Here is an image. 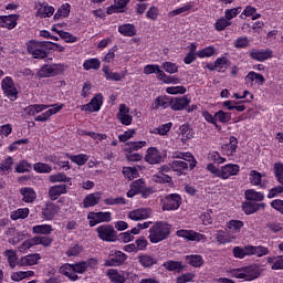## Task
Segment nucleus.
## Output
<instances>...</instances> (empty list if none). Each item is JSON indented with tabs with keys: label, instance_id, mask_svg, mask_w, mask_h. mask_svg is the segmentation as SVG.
I'll use <instances>...</instances> for the list:
<instances>
[{
	"label": "nucleus",
	"instance_id": "37998d69",
	"mask_svg": "<svg viewBox=\"0 0 283 283\" xmlns=\"http://www.w3.org/2000/svg\"><path fill=\"white\" fill-rule=\"evenodd\" d=\"M14 165V159L12 157H7L2 163H0V174L8 176L12 174V166Z\"/></svg>",
	"mask_w": 283,
	"mask_h": 283
},
{
	"label": "nucleus",
	"instance_id": "c9c22d12",
	"mask_svg": "<svg viewBox=\"0 0 283 283\" xmlns=\"http://www.w3.org/2000/svg\"><path fill=\"white\" fill-rule=\"evenodd\" d=\"M54 231L51 224H38L32 227V233L34 235H50Z\"/></svg>",
	"mask_w": 283,
	"mask_h": 283
},
{
	"label": "nucleus",
	"instance_id": "5fc2aeb1",
	"mask_svg": "<svg viewBox=\"0 0 283 283\" xmlns=\"http://www.w3.org/2000/svg\"><path fill=\"white\" fill-rule=\"evenodd\" d=\"M216 48L214 46H207L196 52L198 59H211L214 56Z\"/></svg>",
	"mask_w": 283,
	"mask_h": 283
},
{
	"label": "nucleus",
	"instance_id": "0eeeda50",
	"mask_svg": "<svg viewBox=\"0 0 283 283\" xmlns=\"http://www.w3.org/2000/svg\"><path fill=\"white\" fill-rule=\"evenodd\" d=\"M1 88L3 91L4 96H8L10 101H17L19 91L17 90V86L14 85V81L12 80V77H4L1 82Z\"/></svg>",
	"mask_w": 283,
	"mask_h": 283
},
{
	"label": "nucleus",
	"instance_id": "69168bd1",
	"mask_svg": "<svg viewBox=\"0 0 283 283\" xmlns=\"http://www.w3.org/2000/svg\"><path fill=\"white\" fill-rule=\"evenodd\" d=\"M216 116V123H229L231 120V113L219 111L214 114Z\"/></svg>",
	"mask_w": 283,
	"mask_h": 283
},
{
	"label": "nucleus",
	"instance_id": "79ce46f5",
	"mask_svg": "<svg viewBox=\"0 0 283 283\" xmlns=\"http://www.w3.org/2000/svg\"><path fill=\"white\" fill-rule=\"evenodd\" d=\"M138 261L139 264L144 266V269H150V266H154V264H158V259L149 254L139 255Z\"/></svg>",
	"mask_w": 283,
	"mask_h": 283
},
{
	"label": "nucleus",
	"instance_id": "423d86ee",
	"mask_svg": "<svg viewBox=\"0 0 283 283\" xmlns=\"http://www.w3.org/2000/svg\"><path fill=\"white\" fill-rule=\"evenodd\" d=\"M180 205H182V198L178 193H170L166 196L163 203V211H177L180 209Z\"/></svg>",
	"mask_w": 283,
	"mask_h": 283
},
{
	"label": "nucleus",
	"instance_id": "6e6552de",
	"mask_svg": "<svg viewBox=\"0 0 283 283\" xmlns=\"http://www.w3.org/2000/svg\"><path fill=\"white\" fill-rule=\"evenodd\" d=\"M45 43L48 42L31 41L28 43L27 50L33 59H45V56H48V52H45Z\"/></svg>",
	"mask_w": 283,
	"mask_h": 283
},
{
	"label": "nucleus",
	"instance_id": "473e14b6",
	"mask_svg": "<svg viewBox=\"0 0 283 283\" xmlns=\"http://www.w3.org/2000/svg\"><path fill=\"white\" fill-rule=\"evenodd\" d=\"M101 202V192H94L87 195L83 200V207L84 209H87L90 207H96Z\"/></svg>",
	"mask_w": 283,
	"mask_h": 283
},
{
	"label": "nucleus",
	"instance_id": "49530a36",
	"mask_svg": "<svg viewBox=\"0 0 283 283\" xmlns=\"http://www.w3.org/2000/svg\"><path fill=\"white\" fill-rule=\"evenodd\" d=\"M106 81H123L125 75H120V73L112 72L109 66H103L102 69Z\"/></svg>",
	"mask_w": 283,
	"mask_h": 283
},
{
	"label": "nucleus",
	"instance_id": "ddd939ff",
	"mask_svg": "<svg viewBox=\"0 0 283 283\" xmlns=\"http://www.w3.org/2000/svg\"><path fill=\"white\" fill-rule=\"evenodd\" d=\"M191 103V98L185 95L181 97H170V108L172 112H182V109H187Z\"/></svg>",
	"mask_w": 283,
	"mask_h": 283
},
{
	"label": "nucleus",
	"instance_id": "bb28decb",
	"mask_svg": "<svg viewBox=\"0 0 283 283\" xmlns=\"http://www.w3.org/2000/svg\"><path fill=\"white\" fill-rule=\"evenodd\" d=\"M39 260H41V254H28L19 260V266H34L35 264H39Z\"/></svg>",
	"mask_w": 283,
	"mask_h": 283
},
{
	"label": "nucleus",
	"instance_id": "f257e3e1",
	"mask_svg": "<svg viewBox=\"0 0 283 283\" xmlns=\"http://www.w3.org/2000/svg\"><path fill=\"white\" fill-rule=\"evenodd\" d=\"M63 107H65L64 104H52V105H45V104H33L28 106L24 112L25 114H28V116H35V114H41L38 115L34 120L39 122V123H45L51 116H54V114H59V112H61V109H63ZM45 109H48L45 112Z\"/></svg>",
	"mask_w": 283,
	"mask_h": 283
},
{
	"label": "nucleus",
	"instance_id": "09e8293b",
	"mask_svg": "<svg viewBox=\"0 0 283 283\" xmlns=\"http://www.w3.org/2000/svg\"><path fill=\"white\" fill-rule=\"evenodd\" d=\"M66 158L71 159L72 163L75 165H78V167H83L87 160H90V157L85 154H78V155H70L66 154Z\"/></svg>",
	"mask_w": 283,
	"mask_h": 283
},
{
	"label": "nucleus",
	"instance_id": "aec40b11",
	"mask_svg": "<svg viewBox=\"0 0 283 283\" xmlns=\"http://www.w3.org/2000/svg\"><path fill=\"white\" fill-rule=\"evenodd\" d=\"M127 260V254L122 251L112 252L109 259L105 262V266H119Z\"/></svg>",
	"mask_w": 283,
	"mask_h": 283
},
{
	"label": "nucleus",
	"instance_id": "5701e85b",
	"mask_svg": "<svg viewBox=\"0 0 283 283\" xmlns=\"http://www.w3.org/2000/svg\"><path fill=\"white\" fill-rule=\"evenodd\" d=\"M64 193H67L66 185H55L49 188V198L52 201L59 200Z\"/></svg>",
	"mask_w": 283,
	"mask_h": 283
},
{
	"label": "nucleus",
	"instance_id": "680f3d73",
	"mask_svg": "<svg viewBox=\"0 0 283 283\" xmlns=\"http://www.w3.org/2000/svg\"><path fill=\"white\" fill-rule=\"evenodd\" d=\"M147 146V142H130L126 144V149L132 154V151H138L139 149H143V147Z\"/></svg>",
	"mask_w": 283,
	"mask_h": 283
},
{
	"label": "nucleus",
	"instance_id": "cd10ccee",
	"mask_svg": "<svg viewBox=\"0 0 283 283\" xmlns=\"http://www.w3.org/2000/svg\"><path fill=\"white\" fill-rule=\"evenodd\" d=\"M20 196H22V202H27L28 205L36 200V191H34V188L31 187L21 188Z\"/></svg>",
	"mask_w": 283,
	"mask_h": 283
},
{
	"label": "nucleus",
	"instance_id": "72a5a7b5",
	"mask_svg": "<svg viewBox=\"0 0 283 283\" xmlns=\"http://www.w3.org/2000/svg\"><path fill=\"white\" fill-rule=\"evenodd\" d=\"M258 83L259 85H264V82L266 81L264 78V75L256 73L254 71L249 72L248 75L245 76V83L247 85L253 86V82Z\"/></svg>",
	"mask_w": 283,
	"mask_h": 283
},
{
	"label": "nucleus",
	"instance_id": "2f4dec72",
	"mask_svg": "<svg viewBox=\"0 0 283 283\" xmlns=\"http://www.w3.org/2000/svg\"><path fill=\"white\" fill-rule=\"evenodd\" d=\"M60 273L69 277L72 282H76L78 280V275L74 273V265L70 263H65L60 268Z\"/></svg>",
	"mask_w": 283,
	"mask_h": 283
},
{
	"label": "nucleus",
	"instance_id": "ea45409f",
	"mask_svg": "<svg viewBox=\"0 0 283 283\" xmlns=\"http://www.w3.org/2000/svg\"><path fill=\"white\" fill-rule=\"evenodd\" d=\"M238 238L237 235H232L231 233H227L222 230L217 231L216 239L219 244H229V242H233Z\"/></svg>",
	"mask_w": 283,
	"mask_h": 283
},
{
	"label": "nucleus",
	"instance_id": "0e129e2a",
	"mask_svg": "<svg viewBox=\"0 0 283 283\" xmlns=\"http://www.w3.org/2000/svg\"><path fill=\"white\" fill-rule=\"evenodd\" d=\"M32 170V164L22 160L15 166V174H28Z\"/></svg>",
	"mask_w": 283,
	"mask_h": 283
},
{
	"label": "nucleus",
	"instance_id": "c03bdc74",
	"mask_svg": "<svg viewBox=\"0 0 283 283\" xmlns=\"http://www.w3.org/2000/svg\"><path fill=\"white\" fill-rule=\"evenodd\" d=\"M244 196L251 202H262L264 200V193L258 192L254 189L245 190Z\"/></svg>",
	"mask_w": 283,
	"mask_h": 283
},
{
	"label": "nucleus",
	"instance_id": "bf43d9fd",
	"mask_svg": "<svg viewBox=\"0 0 283 283\" xmlns=\"http://www.w3.org/2000/svg\"><path fill=\"white\" fill-rule=\"evenodd\" d=\"M230 62L227 57H218L214 62V69L217 72H224L229 67Z\"/></svg>",
	"mask_w": 283,
	"mask_h": 283
},
{
	"label": "nucleus",
	"instance_id": "58836bf2",
	"mask_svg": "<svg viewBox=\"0 0 283 283\" xmlns=\"http://www.w3.org/2000/svg\"><path fill=\"white\" fill-rule=\"evenodd\" d=\"M30 216V208H19L10 212V218L13 221L25 220Z\"/></svg>",
	"mask_w": 283,
	"mask_h": 283
},
{
	"label": "nucleus",
	"instance_id": "39448f33",
	"mask_svg": "<svg viewBox=\"0 0 283 283\" xmlns=\"http://www.w3.org/2000/svg\"><path fill=\"white\" fill-rule=\"evenodd\" d=\"M96 233L103 242H116V240H118L116 229H114V226L112 224H102L97 227Z\"/></svg>",
	"mask_w": 283,
	"mask_h": 283
},
{
	"label": "nucleus",
	"instance_id": "13d9d810",
	"mask_svg": "<svg viewBox=\"0 0 283 283\" xmlns=\"http://www.w3.org/2000/svg\"><path fill=\"white\" fill-rule=\"evenodd\" d=\"M229 25H231V21H228V19L226 17H221L216 21L214 30H217V32H222V31L227 30V28H229Z\"/></svg>",
	"mask_w": 283,
	"mask_h": 283
},
{
	"label": "nucleus",
	"instance_id": "e2e57ef3",
	"mask_svg": "<svg viewBox=\"0 0 283 283\" xmlns=\"http://www.w3.org/2000/svg\"><path fill=\"white\" fill-rule=\"evenodd\" d=\"M33 169L36 174H52V166L43 163L34 164Z\"/></svg>",
	"mask_w": 283,
	"mask_h": 283
},
{
	"label": "nucleus",
	"instance_id": "c85d7f7f",
	"mask_svg": "<svg viewBox=\"0 0 283 283\" xmlns=\"http://www.w3.org/2000/svg\"><path fill=\"white\" fill-rule=\"evenodd\" d=\"M172 158H179L180 160L189 163L190 169H193L198 164V161H196V157H193L191 153L175 151L172 153Z\"/></svg>",
	"mask_w": 283,
	"mask_h": 283
},
{
	"label": "nucleus",
	"instance_id": "7c9ffc66",
	"mask_svg": "<svg viewBox=\"0 0 283 283\" xmlns=\"http://www.w3.org/2000/svg\"><path fill=\"white\" fill-rule=\"evenodd\" d=\"M2 255L7 259L10 269H17V266H19V255L15 250H6Z\"/></svg>",
	"mask_w": 283,
	"mask_h": 283
},
{
	"label": "nucleus",
	"instance_id": "4c0bfd02",
	"mask_svg": "<svg viewBox=\"0 0 283 283\" xmlns=\"http://www.w3.org/2000/svg\"><path fill=\"white\" fill-rule=\"evenodd\" d=\"M242 227H244V222L241 220H231L227 223L228 233H230V235H235V233H240Z\"/></svg>",
	"mask_w": 283,
	"mask_h": 283
},
{
	"label": "nucleus",
	"instance_id": "a878e982",
	"mask_svg": "<svg viewBox=\"0 0 283 283\" xmlns=\"http://www.w3.org/2000/svg\"><path fill=\"white\" fill-rule=\"evenodd\" d=\"M167 107H171V97L167 95L156 97L151 105V109H167Z\"/></svg>",
	"mask_w": 283,
	"mask_h": 283
},
{
	"label": "nucleus",
	"instance_id": "20e7f679",
	"mask_svg": "<svg viewBox=\"0 0 283 283\" xmlns=\"http://www.w3.org/2000/svg\"><path fill=\"white\" fill-rule=\"evenodd\" d=\"M207 169L217 178H221V180H229L231 176H238L240 174V165L238 164H228L220 168L216 167L213 164H208Z\"/></svg>",
	"mask_w": 283,
	"mask_h": 283
},
{
	"label": "nucleus",
	"instance_id": "864d4df0",
	"mask_svg": "<svg viewBox=\"0 0 283 283\" xmlns=\"http://www.w3.org/2000/svg\"><path fill=\"white\" fill-rule=\"evenodd\" d=\"M233 255H234V258H239V260H244V258H247V255H251L250 245H245L244 248L234 247Z\"/></svg>",
	"mask_w": 283,
	"mask_h": 283
},
{
	"label": "nucleus",
	"instance_id": "f8f14e48",
	"mask_svg": "<svg viewBox=\"0 0 283 283\" xmlns=\"http://www.w3.org/2000/svg\"><path fill=\"white\" fill-rule=\"evenodd\" d=\"M106 275L113 283H125L132 273H129V271L109 269Z\"/></svg>",
	"mask_w": 283,
	"mask_h": 283
},
{
	"label": "nucleus",
	"instance_id": "6ab92c4d",
	"mask_svg": "<svg viewBox=\"0 0 283 283\" xmlns=\"http://www.w3.org/2000/svg\"><path fill=\"white\" fill-rule=\"evenodd\" d=\"M98 264L96 259H88L87 261H82L73 264V272L83 274L87 269H94Z\"/></svg>",
	"mask_w": 283,
	"mask_h": 283
},
{
	"label": "nucleus",
	"instance_id": "a19ab883",
	"mask_svg": "<svg viewBox=\"0 0 283 283\" xmlns=\"http://www.w3.org/2000/svg\"><path fill=\"white\" fill-rule=\"evenodd\" d=\"M235 149H238V138L231 136L229 143L222 146V150L226 156H233Z\"/></svg>",
	"mask_w": 283,
	"mask_h": 283
},
{
	"label": "nucleus",
	"instance_id": "412c9836",
	"mask_svg": "<svg viewBox=\"0 0 283 283\" xmlns=\"http://www.w3.org/2000/svg\"><path fill=\"white\" fill-rule=\"evenodd\" d=\"M249 176V181L253 187H261V189L266 187L268 181L263 179L264 175L260 174L258 170H251Z\"/></svg>",
	"mask_w": 283,
	"mask_h": 283
},
{
	"label": "nucleus",
	"instance_id": "2eb2a0df",
	"mask_svg": "<svg viewBox=\"0 0 283 283\" xmlns=\"http://www.w3.org/2000/svg\"><path fill=\"white\" fill-rule=\"evenodd\" d=\"M4 238H8L9 244L17 247L19 242H23L25 234L14 228H9L4 231Z\"/></svg>",
	"mask_w": 283,
	"mask_h": 283
},
{
	"label": "nucleus",
	"instance_id": "f704fd0d",
	"mask_svg": "<svg viewBox=\"0 0 283 283\" xmlns=\"http://www.w3.org/2000/svg\"><path fill=\"white\" fill-rule=\"evenodd\" d=\"M118 32L123 36L132 38V36H136L137 30H136V25L132 23H124L118 27Z\"/></svg>",
	"mask_w": 283,
	"mask_h": 283
},
{
	"label": "nucleus",
	"instance_id": "7ed1b4c3",
	"mask_svg": "<svg viewBox=\"0 0 283 283\" xmlns=\"http://www.w3.org/2000/svg\"><path fill=\"white\" fill-rule=\"evenodd\" d=\"M260 273V266L258 264L230 270L231 277L243 280V282H253V280H258Z\"/></svg>",
	"mask_w": 283,
	"mask_h": 283
},
{
	"label": "nucleus",
	"instance_id": "e433bc0d",
	"mask_svg": "<svg viewBox=\"0 0 283 283\" xmlns=\"http://www.w3.org/2000/svg\"><path fill=\"white\" fill-rule=\"evenodd\" d=\"M266 262L271 266L272 271H283V255L269 256Z\"/></svg>",
	"mask_w": 283,
	"mask_h": 283
},
{
	"label": "nucleus",
	"instance_id": "4d7b16f0",
	"mask_svg": "<svg viewBox=\"0 0 283 283\" xmlns=\"http://www.w3.org/2000/svg\"><path fill=\"white\" fill-rule=\"evenodd\" d=\"M83 67L86 71L90 70H99L101 69V61L96 57L88 59L83 63Z\"/></svg>",
	"mask_w": 283,
	"mask_h": 283
},
{
	"label": "nucleus",
	"instance_id": "8fccbe9b",
	"mask_svg": "<svg viewBox=\"0 0 283 283\" xmlns=\"http://www.w3.org/2000/svg\"><path fill=\"white\" fill-rule=\"evenodd\" d=\"M269 248L264 245H250V255H256V258H264V255H269Z\"/></svg>",
	"mask_w": 283,
	"mask_h": 283
},
{
	"label": "nucleus",
	"instance_id": "6e6d98bb",
	"mask_svg": "<svg viewBox=\"0 0 283 283\" xmlns=\"http://www.w3.org/2000/svg\"><path fill=\"white\" fill-rule=\"evenodd\" d=\"M243 17H252V21H256V19H260L262 14L258 13V9H255L254 7L247 6L240 18L242 19Z\"/></svg>",
	"mask_w": 283,
	"mask_h": 283
},
{
	"label": "nucleus",
	"instance_id": "f03ea898",
	"mask_svg": "<svg viewBox=\"0 0 283 283\" xmlns=\"http://www.w3.org/2000/svg\"><path fill=\"white\" fill-rule=\"evenodd\" d=\"M171 235V224L166 221H157L149 229V240L151 244H158Z\"/></svg>",
	"mask_w": 283,
	"mask_h": 283
},
{
	"label": "nucleus",
	"instance_id": "393cba45",
	"mask_svg": "<svg viewBox=\"0 0 283 283\" xmlns=\"http://www.w3.org/2000/svg\"><path fill=\"white\" fill-rule=\"evenodd\" d=\"M36 8L35 17H40V19H48L54 14V7L49 6L45 2L40 3Z\"/></svg>",
	"mask_w": 283,
	"mask_h": 283
},
{
	"label": "nucleus",
	"instance_id": "4468645a",
	"mask_svg": "<svg viewBox=\"0 0 283 283\" xmlns=\"http://www.w3.org/2000/svg\"><path fill=\"white\" fill-rule=\"evenodd\" d=\"M60 208L59 206L52 203V202H46L45 206L41 210V218L42 220H54L56 216H59Z\"/></svg>",
	"mask_w": 283,
	"mask_h": 283
},
{
	"label": "nucleus",
	"instance_id": "a211bd4d",
	"mask_svg": "<svg viewBox=\"0 0 283 283\" xmlns=\"http://www.w3.org/2000/svg\"><path fill=\"white\" fill-rule=\"evenodd\" d=\"M129 220L134 222H138L140 220H147V218H151V209L149 208H138L128 212Z\"/></svg>",
	"mask_w": 283,
	"mask_h": 283
},
{
	"label": "nucleus",
	"instance_id": "f3484780",
	"mask_svg": "<svg viewBox=\"0 0 283 283\" xmlns=\"http://www.w3.org/2000/svg\"><path fill=\"white\" fill-rule=\"evenodd\" d=\"M249 56L253 59V61H259L263 63V61H268L273 56V51L271 49L262 50V49H251L249 51Z\"/></svg>",
	"mask_w": 283,
	"mask_h": 283
},
{
	"label": "nucleus",
	"instance_id": "c756f323",
	"mask_svg": "<svg viewBox=\"0 0 283 283\" xmlns=\"http://www.w3.org/2000/svg\"><path fill=\"white\" fill-rule=\"evenodd\" d=\"M0 28L14 30V28H17V15H0Z\"/></svg>",
	"mask_w": 283,
	"mask_h": 283
},
{
	"label": "nucleus",
	"instance_id": "b1692460",
	"mask_svg": "<svg viewBox=\"0 0 283 283\" xmlns=\"http://www.w3.org/2000/svg\"><path fill=\"white\" fill-rule=\"evenodd\" d=\"M118 120L122 123V125H129L133 120L134 117L129 115V107L125 104L119 105V112L117 114Z\"/></svg>",
	"mask_w": 283,
	"mask_h": 283
},
{
	"label": "nucleus",
	"instance_id": "3c124183",
	"mask_svg": "<svg viewBox=\"0 0 283 283\" xmlns=\"http://www.w3.org/2000/svg\"><path fill=\"white\" fill-rule=\"evenodd\" d=\"M171 127H174V123L169 122L160 125L159 127L154 128L153 130H150V134H157L158 136H167V134L171 132Z\"/></svg>",
	"mask_w": 283,
	"mask_h": 283
},
{
	"label": "nucleus",
	"instance_id": "1a4fd4ad",
	"mask_svg": "<svg viewBox=\"0 0 283 283\" xmlns=\"http://www.w3.org/2000/svg\"><path fill=\"white\" fill-rule=\"evenodd\" d=\"M176 235H178V238H184V240H187L188 242H207V235L193 230H178Z\"/></svg>",
	"mask_w": 283,
	"mask_h": 283
},
{
	"label": "nucleus",
	"instance_id": "603ef678",
	"mask_svg": "<svg viewBox=\"0 0 283 283\" xmlns=\"http://www.w3.org/2000/svg\"><path fill=\"white\" fill-rule=\"evenodd\" d=\"M186 262L190 264V266H195L196 269H199V266H202V264H205V260H202V256L200 254L187 255Z\"/></svg>",
	"mask_w": 283,
	"mask_h": 283
},
{
	"label": "nucleus",
	"instance_id": "338daca9",
	"mask_svg": "<svg viewBox=\"0 0 283 283\" xmlns=\"http://www.w3.org/2000/svg\"><path fill=\"white\" fill-rule=\"evenodd\" d=\"M123 175L125 178H128V180H134V178H138V169L134 167H124Z\"/></svg>",
	"mask_w": 283,
	"mask_h": 283
},
{
	"label": "nucleus",
	"instance_id": "774afa93",
	"mask_svg": "<svg viewBox=\"0 0 283 283\" xmlns=\"http://www.w3.org/2000/svg\"><path fill=\"white\" fill-rule=\"evenodd\" d=\"M274 172L280 185H283V164L282 163L274 164Z\"/></svg>",
	"mask_w": 283,
	"mask_h": 283
},
{
	"label": "nucleus",
	"instance_id": "dca6fc26",
	"mask_svg": "<svg viewBox=\"0 0 283 283\" xmlns=\"http://www.w3.org/2000/svg\"><path fill=\"white\" fill-rule=\"evenodd\" d=\"M165 160V157H163V153L158 150L156 147H150L147 149L145 161L149 165H160Z\"/></svg>",
	"mask_w": 283,
	"mask_h": 283
},
{
	"label": "nucleus",
	"instance_id": "9b49d317",
	"mask_svg": "<svg viewBox=\"0 0 283 283\" xmlns=\"http://www.w3.org/2000/svg\"><path fill=\"white\" fill-rule=\"evenodd\" d=\"M87 219L90 227H96L101 222H112V212H90Z\"/></svg>",
	"mask_w": 283,
	"mask_h": 283
},
{
	"label": "nucleus",
	"instance_id": "9d476101",
	"mask_svg": "<svg viewBox=\"0 0 283 283\" xmlns=\"http://www.w3.org/2000/svg\"><path fill=\"white\" fill-rule=\"evenodd\" d=\"M65 72V65L63 64H51L45 65L39 72V76L42 78H48L50 76H57V74H63Z\"/></svg>",
	"mask_w": 283,
	"mask_h": 283
},
{
	"label": "nucleus",
	"instance_id": "de8ad7c7",
	"mask_svg": "<svg viewBox=\"0 0 283 283\" xmlns=\"http://www.w3.org/2000/svg\"><path fill=\"white\" fill-rule=\"evenodd\" d=\"M50 182H67V185L72 186V178L66 177L65 172H57L49 176Z\"/></svg>",
	"mask_w": 283,
	"mask_h": 283
},
{
	"label": "nucleus",
	"instance_id": "052dcab7",
	"mask_svg": "<svg viewBox=\"0 0 283 283\" xmlns=\"http://www.w3.org/2000/svg\"><path fill=\"white\" fill-rule=\"evenodd\" d=\"M163 266L167 269V271H182V262L180 261H166Z\"/></svg>",
	"mask_w": 283,
	"mask_h": 283
},
{
	"label": "nucleus",
	"instance_id": "a18cd8bd",
	"mask_svg": "<svg viewBox=\"0 0 283 283\" xmlns=\"http://www.w3.org/2000/svg\"><path fill=\"white\" fill-rule=\"evenodd\" d=\"M172 171H177L179 176H182L187 169H189V164L182 160H174L170 165Z\"/></svg>",
	"mask_w": 283,
	"mask_h": 283
},
{
	"label": "nucleus",
	"instance_id": "4be33fe9",
	"mask_svg": "<svg viewBox=\"0 0 283 283\" xmlns=\"http://www.w3.org/2000/svg\"><path fill=\"white\" fill-rule=\"evenodd\" d=\"M102 105H103V95L97 94L94 96V98H92V101L88 104L84 105L82 109H84V112H98Z\"/></svg>",
	"mask_w": 283,
	"mask_h": 283
}]
</instances>
